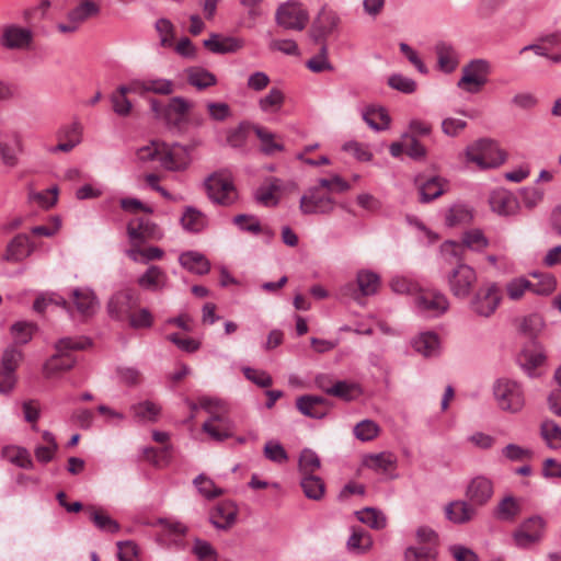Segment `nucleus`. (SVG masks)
Returning <instances> with one entry per match:
<instances>
[{"instance_id": "obj_1", "label": "nucleus", "mask_w": 561, "mask_h": 561, "mask_svg": "<svg viewBox=\"0 0 561 561\" xmlns=\"http://www.w3.org/2000/svg\"><path fill=\"white\" fill-rule=\"evenodd\" d=\"M90 345L87 337H62L55 344L56 353L44 364V375L48 379L56 378L59 374L71 369L77 358L73 351L84 350Z\"/></svg>"}, {"instance_id": "obj_2", "label": "nucleus", "mask_w": 561, "mask_h": 561, "mask_svg": "<svg viewBox=\"0 0 561 561\" xmlns=\"http://www.w3.org/2000/svg\"><path fill=\"white\" fill-rule=\"evenodd\" d=\"M409 306L411 311L422 319H437L449 310L450 302L443 291L420 287L410 299Z\"/></svg>"}, {"instance_id": "obj_3", "label": "nucleus", "mask_w": 561, "mask_h": 561, "mask_svg": "<svg viewBox=\"0 0 561 561\" xmlns=\"http://www.w3.org/2000/svg\"><path fill=\"white\" fill-rule=\"evenodd\" d=\"M492 391L497 408L506 413L517 414L526 404L524 388L517 380L499 378L493 383Z\"/></svg>"}, {"instance_id": "obj_4", "label": "nucleus", "mask_w": 561, "mask_h": 561, "mask_svg": "<svg viewBox=\"0 0 561 561\" xmlns=\"http://www.w3.org/2000/svg\"><path fill=\"white\" fill-rule=\"evenodd\" d=\"M205 190L211 203L229 207L239 198L233 178L230 172L221 170L210 174L205 180Z\"/></svg>"}, {"instance_id": "obj_5", "label": "nucleus", "mask_w": 561, "mask_h": 561, "mask_svg": "<svg viewBox=\"0 0 561 561\" xmlns=\"http://www.w3.org/2000/svg\"><path fill=\"white\" fill-rule=\"evenodd\" d=\"M466 160L479 169H493L506 160V154L497 144L491 139H479L466 148Z\"/></svg>"}, {"instance_id": "obj_6", "label": "nucleus", "mask_w": 561, "mask_h": 561, "mask_svg": "<svg viewBox=\"0 0 561 561\" xmlns=\"http://www.w3.org/2000/svg\"><path fill=\"white\" fill-rule=\"evenodd\" d=\"M502 302V290L495 282L482 285L469 301L470 311L479 318H491Z\"/></svg>"}, {"instance_id": "obj_7", "label": "nucleus", "mask_w": 561, "mask_h": 561, "mask_svg": "<svg viewBox=\"0 0 561 561\" xmlns=\"http://www.w3.org/2000/svg\"><path fill=\"white\" fill-rule=\"evenodd\" d=\"M298 190L295 180H283L276 176L267 178L254 193L255 201L266 207L278 205L282 197Z\"/></svg>"}, {"instance_id": "obj_8", "label": "nucleus", "mask_w": 561, "mask_h": 561, "mask_svg": "<svg viewBox=\"0 0 561 561\" xmlns=\"http://www.w3.org/2000/svg\"><path fill=\"white\" fill-rule=\"evenodd\" d=\"M478 280L477 272L466 263H459L447 275V284L454 297L466 299L472 293Z\"/></svg>"}, {"instance_id": "obj_9", "label": "nucleus", "mask_w": 561, "mask_h": 561, "mask_svg": "<svg viewBox=\"0 0 561 561\" xmlns=\"http://www.w3.org/2000/svg\"><path fill=\"white\" fill-rule=\"evenodd\" d=\"M491 71L490 62L485 59H473L462 68V76L457 87L468 93H478L488 82Z\"/></svg>"}, {"instance_id": "obj_10", "label": "nucleus", "mask_w": 561, "mask_h": 561, "mask_svg": "<svg viewBox=\"0 0 561 561\" xmlns=\"http://www.w3.org/2000/svg\"><path fill=\"white\" fill-rule=\"evenodd\" d=\"M462 247L480 253L489 247V239L485 237L482 230L469 229L462 233L461 244L455 241H446L440 247V253L445 257H459Z\"/></svg>"}, {"instance_id": "obj_11", "label": "nucleus", "mask_w": 561, "mask_h": 561, "mask_svg": "<svg viewBox=\"0 0 561 561\" xmlns=\"http://www.w3.org/2000/svg\"><path fill=\"white\" fill-rule=\"evenodd\" d=\"M335 201L317 185L310 187L301 197L299 209L305 215H325L333 211Z\"/></svg>"}, {"instance_id": "obj_12", "label": "nucleus", "mask_w": 561, "mask_h": 561, "mask_svg": "<svg viewBox=\"0 0 561 561\" xmlns=\"http://www.w3.org/2000/svg\"><path fill=\"white\" fill-rule=\"evenodd\" d=\"M34 41V32L30 26H21L16 23L3 25L0 35V45L5 49L26 50Z\"/></svg>"}, {"instance_id": "obj_13", "label": "nucleus", "mask_w": 561, "mask_h": 561, "mask_svg": "<svg viewBox=\"0 0 561 561\" xmlns=\"http://www.w3.org/2000/svg\"><path fill=\"white\" fill-rule=\"evenodd\" d=\"M308 13L301 4L293 1L282 4L276 11V22L286 30L301 31L308 23Z\"/></svg>"}, {"instance_id": "obj_14", "label": "nucleus", "mask_w": 561, "mask_h": 561, "mask_svg": "<svg viewBox=\"0 0 561 561\" xmlns=\"http://www.w3.org/2000/svg\"><path fill=\"white\" fill-rule=\"evenodd\" d=\"M545 520L540 516H533L524 520L513 533L514 545L525 549L538 542L543 534Z\"/></svg>"}, {"instance_id": "obj_15", "label": "nucleus", "mask_w": 561, "mask_h": 561, "mask_svg": "<svg viewBox=\"0 0 561 561\" xmlns=\"http://www.w3.org/2000/svg\"><path fill=\"white\" fill-rule=\"evenodd\" d=\"M138 296L133 289H122L110 298L107 311L112 318L124 320L138 306Z\"/></svg>"}, {"instance_id": "obj_16", "label": "nucleus", "mask_w": 561, "mask_h": 561, "mask_svg": "<svg viewBox=\"0 0 561 561\" xmlns=\"http://www.w3.org/2000/svg\"><path fill=\"white\" fill-rule=\"evenodd\" d=\"M190 161V153L185 147L179 144L168 146L162 142L159 163L163 169L169 171L184 170Z\"/></svg>"}, {"instance_id": "obj_17", "label": "nucleus", "mask_w": 561, "mask_h": 561, "mask_svg": "<svg viewBox=\"0 0 561 561\" xmlns=\"http://www.w3.org/2000/svg\"><path fill=\"white\" fill-rule=\"evenodd\" d=\"M83 137V127L78 122H71L70 124L61 126L57 131V138L59 144L48 149L50 153L58 151L70 152L78 145L81 144Z\"/></svg>"}, {"instance_id": "obj_18", "label": "nucleus", "mask_w": 561, "mask_h": 561, "mask_svg": "<svg viewBox=\"0 0 561 561\" xmlns=\"http://www.w3.org/2000/svg\"><path fill=\"white\" fill-rule=\"evenodd\" d=\"M494 494L493 481L485 476L474 477L468 484L466 496L473 506L485 505Z\"/></svg>"}, {"instance_id": "obj_19", "label": "nucleus", "mask_w": 561, "mask_h": 561, "mask_svg": "<svg viewBox=\"0 0 561 561\" xmlns=\"http://www.w3.org/2000/svg\"><path fill=\"white\" fill-rule=\"evenodd\" d=\"M410 344L414 352L425 358L437 357L442 352L440 337L431 330L419 332L411 339Z\"/></svg>"}, {"instance_id": "obj_20", "label": "nucleus", "mask_w": 561, "mask_h": 561, "mask_svg": "<svg viewBox=\"0 0 561 561\" xmlns=\"http://www.w3.org/2000/svg\"><path fill=\"white\" fill-rule=\"evenodd\" d=\"M296 408L305 416L321 420L328 415L332 404L323 397L305 394L297 398Z\"/></svg>"}, {"instance_id": "obj_21", "label": "nucleus", "mask_w": 561, "mask_h": 561, "mask_svg": "<svg viewBox=\"0 0 561 561\" xmlns=\"http://www.w3.org/2000/svg\"><path fill=\"white\" fill-rule=\"evenodd\" d=\"M131 90L135 94L156 93L169 95L174 91L173 81L164 78H142L131 80Z\"/></svg>"}, {"instance_id": "obj_22", "label": "nucleus", "mask_w": 561, "mask_h": 561, "mask_svg": "<svg viewBox=\"0 0 561 561\" xmlns=\"http://www.w3.org/2000/svg\"><path fill=\"white\" fill-rule=\"evenodd\" d=\"M151 526H161L162 531L157 535L156 541L159 546L169 548L176 538L186 533V527L174 518H158Z\"/></svg>"}, {"instance_id": "obj_23", "label": "nucleus", "mask_w": 561, "mask_h": 561, "mask_svg": "<svg viewBox=\"0 0 561 561\" xmlns=\"http://www.w3.org/2000/svg\"><path fill=\"white\" fill-rule=\"evenodd\" d=\"M437 57V68L445 72H454L459 65V53L455 46L448 42L439 41L434 46Z\"/></svg>"}, {"instance_id": "obj_24", "label": "nucleus", "mask_w": 561, "mask_h": 561, "mask_svg": "<svg viewBox=\"0 0 561 561\" xmlns=\"http://www.w3.org/2000/svg\"><path fill=\"white\" fill-rule=\"evenodd\" d=\"M138 285L150 291H162L168 287L169 277L164 270L158 265H150L144 274L138 277Z\"/></svg>"}, {"instance_id": "obj_25", "label": "nucleus", "mask_w": 561, "mask_h": 561, "mask_svg": "<svg viewBox=\"0 0 561 561\" xmlns=\"http://www.w3.org/2000/svg\"><path fill=\"white\" fill-rule=\"evenodd\" d=\"M203 44L213 54L220 55L236 53L243 47V42L240 38L215 33L205 39Z\"/></svg>"}, {"instance_id": "obj_26", "label": "nucleus", "mask_w": 561, "mask_h": 561, "mask_svg": "<svg viewBox=\"0 0 561 561\" xmlns=\"http://www.w3.org/2000/svg\"><path fill=\"white\" fill-rule=\"evenodd\" d=\"M286 101L285 92L278 87H272L268 92L257 99V107L265 115H277Z\"/></svg>"}, {"instance_id": "obj_27", "label": "nucleus", "mask_w": 561, "mask_h": 561, "mask_svg": "<svg viewBox=\"0 0 561 561\" xmlns=\"http://www.w3.org/2000/svg\"><path fill=\"white\" fill-rule=\"evenodd\" d=\"M71 297L77 311L83 317H91L99 308V301L92 289L88 287L75 288Z\"/></svg>"}, {"instance_id": "obj_28", "label": "nucleus", "mask_w": 561, "mask_h": 561, "mask_svg": "<svg viewBox=\"0 0 561 561\" xmlns=\"http://www.w3.org/2000/svg\"><path fill=\"white\" fill-rule=\"evenodd\" d=\"M337 23L339 18L334 12L322 10L316 19L310 32L314 42H323L324 38L335 30Z\"/></svg>"}, {"instance_id": "obj_29", "label": "nucleus", "mask_w": 561, "mask_h": 561, "mask_svg": "<svg viewBox=\"0 0 561 561\" xmlns=\"http://www.w3.org/2000/svg\"><path fill=\"white\" fill-rule=\"evenodd\" d=\"M33 252V244L26 234L15 236L7 247L3 259L8 262H21Z\"/></svg>"}, {"instance_id": "obj_30", "label": "nucleus", "mask_w": 561, "mask_h": 561, "mask_svg": "<svg viewBox=\"0 0 561 561\" xmlns=\"http://www.w3.org/2000/svg\"><path fill=\"white\" fill-rule=\"evenodd\" d=\"M24 150L20 135L13 134L9 140H0V159L7 167L13 168L19 163V157Z\"/></svg>"}, {"instance_id": "obj_31", "label": "nucleus", "mask_w": 561, "mask_h": 561, "mask_svg": "<svg viewBox=\"0 0 561 561\" xmlns=\"http://www.w3.org/2000/svg\"><path fill=\"white\" fill-rule=\"evenodd\" d=\"M520 513L522 500L506 495L495 506L493 516L500 522L513 523Z\"/></svg>"}, {"instance_id": "obj_32", "label": "nucleus", "mask_w": 561, "mask_h": 561, "mask_svg": "<svg viewBox=\"0 0 561 561\" xmlns=\"http://www.w3.org/2000/svg\"><path fill=\"white\" fill-rule=\"evenodd\" d=\"M476 515L474 506L466 501H453L445 506V516L454 524H465Z\"/></svg>"}, {"instance_id": "obj_33", "label": "nucleus", "mask_w": 561, "mask_h": 561, "mask_svg": "<svg viewBox=\"0 0 561 561\" xmlns=\"http://www.w3.org/2000/svg\"><path fill=\"white\" fill-rule=\"evenodd\" d=\"M448 183L440 176H430L424 181L420 180V201L428 203L439 197L446 191Z\"/></svg>"}, {"instance_id": "obj_34", "label": "nucleus", "mask_w": 561, "mask_h": 561, "mask_svg": "<svg viewBox=\"0 0 561 561\" xmlns=\"http://www.w3.org/2000/svg\"><path fill=\"white\" fill-rule=\"evenodd\" d=\"M491 209L500 216H511L517 210L516 198L506 191H495L490 195Z\"/></svg>"}, {"instance_id": "obj_35", "label": "nucleus", "mask_w": 561, "mask_h": 561, "mask_svg": "<svg viewBox=\"0 0 561 561\" xmlns=\"http://www.w3.org/2000/svg\"><path fill=\"white\" fill-rule=\"evenodd\" d=\"M202 430L214 440L222 442L233 436L234 423L230 417L220 421H205Z\"/></svg>"}, {"instance_id": "obj_36", "label": "nucleus", "mask_w": 561, "mask_h": 561, "mask_svg": "<svg viewBox=\"0 0 561 561\" xmlns=\"http://www.w3.org/2000/svg\"><path fill=\"white\" fill-rule=\"evenodd\" d=\"M253 131L260 140V150L265 156H274L276 152L284 151L285 147L276 134L260 125H253Z\"/></svg>"}, {"instance_id": "obj_37", "label": "nucleus", "mask_w": 561, "mask_h": 561, "mask_svg": "<svg viewBox=\"0 0 561 561\" xmlns=\"http://www.w3.org/2000/svg\"><path fill=\"white\" fill-rule=\"evenodd\" d=\"M364 465L378 473H389L397 467V457L389 451L370 454L364 458Z\"/></svg>"}, {"instance_id": "obj_38", "label": "nucleus", "mask_w": 561, "mask_h": 561, "mask_svg": "<svg viewBox=\"0 0 561 561\" xmlns=\"http://www.w3.org/2000/svg\"><path fill=\"white\" fill-rule=\"evenodd\" d=\"M154 225L149 220L137 219L127 225V234L135 245H141L148 239L154 238Z\"/></svg>"}, {"instance_id": "obj_39", "label": "nucleus", "mask_w": 561, "mask_h": 561, "mask_svg": "<svg viewBox=\"0 0 561 561\" xmlns=\"http://www.w3.org/2000/svg\"><path fill=\"white\" fill-rule=\"evenodd\" d=\"M182 228L192 233L202 232L208 225V219L204 213L193 206H187L181 216Z\"/></svg>"}, {"instance_id": "obj_40", "label": "nucleus", "mask_w": 561, "mask_h": 561, "mask_svg": "<svg viewBox=\"0 0 561 561\" xmlns=\"http://www.w3.org/2000/svg\"><path fill=\"white\" fill-rule=\"evenodd\" d=\"M180 264L187 271L204 275L210 270V263L207 257L197 251H186L179 256Z\"/></svg>"}, {"instance_id": "obj_41", "label": "nucleus", "mask_w": 561, "mask_h": 561, "mask_svg": "<svg viewBox=\"0 0 561 561\" xmlns=\"http://www.w3.org/2000/svg\"><path fill=\"white\" fill-rule=\"evenodd\" d=\"M362 117L364 122L376 131L386 130L390 126V116L385 107L381 106H367Z\"/></svg>"}, {"instance_id": "obj_42", "label": "nucleus", "mask_w": 561, "mask_h": 561, "mask_svg": "<svg viewBox=\"0 0 561 561\" xmlns=\"http://www.w3.org/2000/svg\"><path fill=\"white\" fill-rule=\"evenodd\" d=\"M188 84L202 91L217 84L216 76L203 67H190L185 70Z\"/></svg>"}, {"instance_id": "obj_43", "label": "nucleus", "mask_w": 561, "mask_h": 561, "mask_svg": "<svg viewBox=\"0 0 561 561\" xmlns=\"http://www.w3.org/2000/svg\"><path fill=\"white\" fill-rule=\"evenodd\" d=\"M85 513L89 515L94 526L104 533L116 534L119 531V524L106 514L102 508L93 505L85 506Z\"/></svg>"}, {"instance_id": "obj_44", "label": "nucleus", "mask_w": 561, "mask_h": 561, "mask_svg": "<svg viewBox=\"0 0 561 561\" xmlns=\"http://www.w3.org/2000/svg\"><path fill=\"white\" fill-rule=\"evenodd\" d=\"M529 291L540 294L537 286L525 276L514 277L505 284V293L512 301L520 300Z\"/></svg>"}, {"instance_id": "obj_45", "label": "nucleus", "mask_w": 561, "mask_h": 561, "mask_svg": "<svg viewBox=\"0 0 561 561\" xmlns=\"http://www.w3.org/2000/svg\"><path fill=\"white\" fill-rule=\"evenodd\" d=\"M237 513L233 504L221 503L213 512L210 522L217 529H228L236 523Z\"/></svg>"}, {"instance_id": "obj_46", "label": "nucleus", "mask_w": 561, "mask_h": 561, "mask_svg": "<svg viewBox=\"0 0 561 561\" xmlns=\"http://www.w3.org/2000/svg\"><path fill=\"white\" fill-rule=\"evenodd\" d=\"M128 93H134L131 81L128 84L119 85L110 96L113 111L118 116H127L131 112L133 104L127 98Z\"/></svg>"}, {"instance_id": "obj_47", "label": "nucleus", "mask_w": 561, "mask_h": 561, "mask_svg": "<svg viewBox=\"0 0 561 561\" xmlns=\"http://www.w3.org/2000/svg\"><path fill=\"white\" fill-rule=\"evenodd\" d=\"M199 408L209 414L207 421H220L229 417L228 404L220 399L202 397L199 398Z\"/></svg>"}, {"instance_id": "obj_48", "label": "nucleus", "mask_w": 561, "mask_h": 561, "mask_svg": "<svg viewBox=\"0 0 561 561\" xmlns=\"http://www.w3.org/2000/svg\"><path fill=\"white\" fill-rule=\"evenodd\" d=\"M373 546L370 535L362 528H352V534L347 539L346 547L350 552L364 554Z\"/></svg>"}, {"instance_id": "obj_49", "label": "nucleus", "mask_w": 561, "mask_h": 561, "mask_svg": "<svg viewBox=\"0 0 561 561\" xmlns=\"http://www.w3.org/2000/svg\"><path fill=\"white\" fill-rule=\"evenodd\" d=\"M545 359L543 353L539 350H524L518 356L520 368L531 378L537 375L536 369L543 364Z\"/></svg>"}, {"instance_id": "obj_50", "label": "nucleus", "mask_w": 561, "mask_h": 561, "mask_svg": "<svg viewBox=\"0 0 561 561\" xmlns=\"http://www.w3.org/2000/svg\"><path fill=\"white\" fill-rule=\"evenodd\" d=\"M130 411L138 422H156L161 412V408L152 401L145 400L133 404Z\"/></svg>"}, {"instance_id": "obj_51", "label": "nucleus", "mask_w": 561, "mask_h": 561, "mask_svg": "<svg viewBox=\"0 0 561 561\" xmlns=\"http://www.w3.org/2000/svg\"><path fill=\"white\" fill-rule=\"evenodd\" d=\"M356 283L362 296L375 295L380 286V276L369 270H362L357 273Z\"/></svg>"}, {"instance_id": "obj_52", "label": "nucleus", "mask_w": 561, "mask_h": 561, "mask_svg": "<svg viewBox=\"0 0 561 561\" xmlns=\"http://www.w3.org/2000/svg\"><path fill=\"white\" fill-rule=\"evenodd\" d=\"M300 486L306 497L313 501L321 500L325 492V484L317 474L302 476L300 479Z\"/></svg>"}, {"instance_id": "obj_53", "label": "nucleus", "mask_w": 561, "mask_h": 561, "mask_svg": "<svg viewBox=\"0 0 561 561\" xmlns=\"http://www.w3.org/2000/svg\"><path fill=\"white\" fill-rule=\"evenodd\" d=\"M2 456L11 463L23 468L32 469L33 461L27 449L18 446H7L2 450Z\"/></svg>"}, {"instance_id": "obj_54", "label": "nucleus", "mask_w": 561, "mask_h": 561, "mask_svg": "<svg viewBox=\"0 0 561 561\" xmlns=\"http://www.w3.org/2000/svg\"><path fill=\"white\" fill-rule=\"evenodd\" d=\"M321 467V460L316 451L310 448H304L298 459V471L300 476L316 474Z\"/></svg>"}, {"instance_id": "obj_55", "label": "nucleus", "mask_w": 561, "mask_h": 561, "mask_svg": "<svg viewBox=\"0 0 561 561\" xmlns=\"http://www.w3.org/2000/svg\"><path fill=\"white\" fill-rule=\"evenodd\" d=\"M100 12L99 5L90 0L83 1L69 11L67 19L73 21L79 26Z\"/></svg>"}, {"instance_id": "obj_56", "label": "nucleus", "mask_w": 561, "mask_h": 561, "mask_svg": "<svg viewBox=\"0 0 561 561\" xmlns=\"http://www.w3.org/2000/svg\"><path fill=\"white\" fill-rule=\"evenodd\" d=\"M540 435L550 449L561 448V427L554 421H542L540 425Z\"/></svg>"}, {"instance_id": "obj_57", "label": "nucleus", "mask_w": 561, "mask_h": 561, "mask_svg": "<svg viewBox=\"0 0 561 561\" xmlns=\"http://www.w3.org/2000/svg\"><path fill=\"white\" fill-rule=\"evenodd\" d=\"M472 214L465 204H455L446 213L445 222L448 227H456L470 222Z\"/></svg>"}, {"instance_id": "obj_58", "label": "nucleus", "mask_w": 561, "mask_h": 561, "mask_svg": "<svg viewBox=\"0 0 561 561\" xmlns=\"http://www.w3.org/2000/svg\"><path fill=\"white\" fill-rule=\"evenodd\" d=\"M173 447L164 445L161 448L147 447L144 449L145 458L156 467H164L171 462Z\"/></svg>"}, {"instance_id": "obj_59", "label": "nucleus", "mask_w": 561, "mask_h": 561, "mask_svg": "<svg viewBox=\"0 0 561 561\" xmlns=\"http://www.w3.org/2000/svg\"><path fill=\"white\" fill-rule=\"evenodd\" d=\"M330 390V396L340 398L345 401H353L362 393V390L357 383L346 380L335 381L334 387Z\"/></svg>"}, {"instance_id": "obj_60", "label": "nucleus", "mask_w": 561, "mask_h": 561, "mask_svg": "<svg viewBox=\"0 0 561 561\" xmlns=\"http://www.w3.org/2000/svg\"><path fill=\"white\" fill-rule=\"evenodd\" d=\"M356 515L359 522L374 529H382L387 525V518L383 513L374 507H365L356 512Z\"/></svg>"}, {"instance_id": "obj_61", "label": "nucleus", "mask_w": 561, "mask_h": 561, "mask_svg": "<svg viewBox=\"0 0 561 561\" xmlns=\"http://www.w3.org/2000/svg\"><path fill=\"white\" fill-rule=\"evenodd\" d=\"M390 288L393 293L400 295H409L410 299L414 296L420 286L409 276L394 275L390 280Z\"/></svg>"}, {"instance_id": "obj_62", "label": "nucleus", "mask_w": 561, "mask_h": 561, "mask_svg": "<svg viewBox=\"0 0 561 561\" xmlns=\"http://www.w3.org/2000/svg\"><path fill=\"white\" fill-rule=\"evenodd\" d=\"M319 188L325 190L329 195L331 193H344L351 190V185L339 174H331L330 178H322L318 180Z\"/></svg>"}, {"instance_id": "obj_63", "label": "nucleus", "mask_w": 561, "mask_h": 561, "mask_svg": "<svg viewBox=\"0 0 561 561\" xmlns=\"http://www.w3.org/2000/svg\"><path fill=\"white\" fill-rule=\"evenodd\" d=\"M193 483L198 492L206 499H216L224 494V490L217 486L215 482L205 474L197 476Z\"/></svg>"}, {"instance_id": "obj_64", "label": "nucleus", "mask_w": 561, "mask_h": 561, "mask_svg": "<svg viewBox=\"0 0 561 561\" xmlns=\"http://www.w3.org/2000/svg\"><path fill=\"white\" fill-rule=\"evenodd\" d=\"M405 561H436V551L431 547H409L404 552Z\"/></svg>"}]
</instances>
